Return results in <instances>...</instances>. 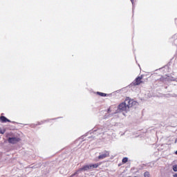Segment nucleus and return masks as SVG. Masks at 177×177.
<instances>
[{"instance_id":"nucleus-1","label":"nucleus","mask_w":177,"mask_h":177,"mask_svg":"<svg viewBox=\"0 0 177 177\" xmlns=\"http://www.w3.org/2000/svg\"><path fill=\"white\" fill-rule=\"evenodd\" d=\"M118 111L120 113H123L124 115H125V113L127 111H129V108L127 106V104L124 102H122L119 104L118 108Z\"/></svg>"},{"instance_id":"nucleus-2","label":"nucleus","mask_w":177,"mask_h":177,"mask_svg":"<svg viewBox=\"0 0 177 177\" xmlns=\"http://www.w3.org/2000/svg\"><path fill=\"white\" fill-rule=\"evenodd\" d=\"M124 103L126 104V106H127L129 110L132 107V106H135V104H136V102L129 98L126 99Z\"/></svg>"},{"instance_id":"nucleus-3","label":"nucleus","mask_w":177,"mask_h":177,"mask_svg":"<svg viewBox=\"0 0 177 177\" xmlns=\"http://www.w3.org/2000/svg\"><path fill=\"white\" fill-rule=\"evenodd\" d=\"M21 139L17 137L8 138V143H11V145H16V143H19Z\"/></svg>"},{"instance_id":"nucleus-4","label":"nucleus","mask_w":177,"mask_h":177,"mask_svg":"<svg viewBox=\"0 0 177 177\" xmlns=\"http://www.w3.org/2000/svg\"><path fill=\"white\" fill-rule=\"evenodd\" d=\"M143 77L142 76H140L137 77L135 81L133 82V85H140L142 84V79Z\"/></svg>"},{"instance_id":"nucleus-5","label":"nucleus","mask_w":177,"mask_h":177,"mask_svg":"<svg viewBox=\"0 0 177 177\" xmlns=\"http://www.w3.org/2000/svg\"><path fill=\"white\" fill-rule=\"evenodd\" d=\"M109 153L107 151L104 152L102 154L98 156V158L100 160H103V158H106V157H109Z\"/></svg>"},{"instance_id":"nucleus-6","label":"nucleus","mask_w":177,"mask_h":177,"mask_svg":"<svg viewBox=\"0 0 177 177\" xmlns=\"http://www.w3.org/2000/svg\"><path fill=\"white\" fill-rule=\"evenodd\" d=\"M0 120H1V122H10V120H9L5 116L0 117Z\"/></svg>"},{"instance_id":"nucleus-7","label":"nucleus","mask_w":177,"mask_h":177,"mask_svg":"<svg viewBox=\"0 0 177 177\" xmlns=\"http://www.w3.org/2000/svg\"><path fill=\"white\" fill-rule=\"evenodd\" d=\"M99 167V164H94L90 165V168H97Z\"/></svg>"},{"instance_id":"nucleus-8","label":"nucleus","mask_w":177,"mask_h":177,"mask_svg":"<svg viewBox=\"0 0 177 177\" xmlns=\"http://www.w3.org/2000/svg\"><path fill=\"white\" fill-rule=\"evenodd\" d=\"M145 177H150V173L149 171H146L144 173Z\"/></svg>"},{"instance_id":"nucleus-9","label":"nucleus","mask_w":177,"mask_h":177,"mask_svg":"<svg viewBox=\"0 0 177 177\" xmlns=\"http://www.w3.org/2000/svg\"><path fill=\"white\" fill-rule=\"evenodd\" d=\"M173 171H174V172H177V165L173 166Z\"/></svg>"},{"instance_id":"nucleus-10","label":"nucleus","mask_w":177,"mask_h":177,"mask_svg":"<svg viewBox=\"0 0 177 177\" xmlns=\"http://www.w3.org/2000/svg\"><path fill=\"white\" fill-rule=\"evenodd\" d=\"M87 169H89V167L86 166L82 169V171H86Z\"/></svg>"},{"instance_id":"nucleus-11","label":"nucleus","mask_w":177,"mask_h":177,"mask_svg":"<svg viewBox=\"0 0 177 177\" xmlns=\"http://www.w3.org/2000/svg\"><path fill=\"white\" fill-rule=\"evenodd\" d=\"M122 162H128V158H124L122 159Z\"/></svg>"},{"instance_id":"nucleus-12","label":"nucleus","mask_w":177,"mask_h":177,"mask_svg":"<svg viewBox=\"0 0 177 177\" xmlns=\"http://www.w3.org/2000/svg\"><path fill=\"white\" fill-rule=\"evenodd\" d=\"M100 96H106V93H98Z\"/></svg>"},{"instance_id":"nucleus-13","label":"nucleus","mask_w":177,"mask_h":177,"mask_svg":"<svg viewBox=\"0 0 177 177\" xmlns=\"http://www.w3.org/2000/svg\"><path fill=\"white\" fill-rule=\"evenodd\" d=\"M0 133H1L2 135H3V133H5V131L0 130Z\"/></svg>"},{"instance_id":"nucleus-14","label":"nucleus","mask_w":177,"mask_h":177,"mask_svg":"<svg viewBox=\"0 0 177 177\" xmlns=\"http://www.w3.org/2000/svg\"><path fill=\"white\" fill-rule=\"evenodd\" d=\"M174 177H177V174H174Z\"/></svg>"},{"instance_id":"nucleus-15","label":"nucleus","mask_w":177,"mask_h":177,"mask_svg":"<svg viewBox=\"0 0 177 177\" xmlns=\"http://www.w3.org/2000/svg\"><path fill=\"white\" fill-rule=\"evenodd\" d=\"M177 142V138L176 139V140H175V143H176Z\"/></svg>"},{"instance_id":"nucleus-16","label":"nucleus","mask_w":177,"mask_h":177,"mask_svg":"<svg viewBox=\"0 0 177 177\" xmlns=\"http://www.w3.org/2000/svg\"><path fill=\"white\" fill-rule=\"evenodd\" d=\"M131 1L132 2V3H133V0H131Z\"/></svg>"},{"instance_id":"nucleus-17","label":"nucleus","mask_w":177,"mask_h":177,"mask_svg":"<svg viewBox=\"0 0 177 177\" xmlns=\"http://www.w3.org/2000/svg\"><path fill=\"white\" fill-rule=\"evenodd\" d=\"M109 111H110V109H109Z\"/></svg>"}]
</instances>
